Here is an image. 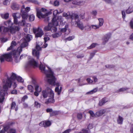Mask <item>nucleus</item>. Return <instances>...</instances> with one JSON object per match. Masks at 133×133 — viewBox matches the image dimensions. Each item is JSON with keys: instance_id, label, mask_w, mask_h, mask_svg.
I'll list each match as a JSON object with an SVG mask.
<instances>
[{"instance_id": "nucleus-25", "label": "nucleus", "mask_w": 133, "mask_h": 133, "mask_svg": "<svg viewBox=\"0 0 133 133\" xmlns=\"http://www.w3.org/2000/svg\"><path fill=\"white\" fill-rule=\"evenodd\" d=\"M52 25V22L49 23L48 25L45 26L44 28V30L45 31H46L49 30H50Z\"/></svg>"}, {"instance_id": "nucleus-9", "label": "nucleus", "mask_w": 133, "mask_h": 133, "mask_svg": "<svg viewBox=\"0 0 133 133\" xmlns=\"http://www.w3.org/2000/svg\"><path fill=\"white\" fill-rule=\"evenodd\" d=\"M21 42H22L21 46L19 47L17 50V51H15V52L18 55L20 54L22 50V48L26 47L28 45V43L24 39H23L21 40Z\"/></svg>"}, {"instance_id": "nucleus-59", "label": "nucleus", "mask_w": 133, "mask_h": 133, "mask_svg": "<svg viewBox=\"0 0 133 133\" xmlns=\"http://www.w3.org/2000/svg\"><path fill=\"white\" fill-rule=\"evenodd\" d=\"M38 92V91H36L34 92V95L36 96H38L39 95V94L38 93L39 92Z\"/></svg>"}, {"instance_id": "nucleus-5", "label": "nucleus", "mask_w": 133, "mask_h": 133, "mask_svg": "<svg viewBox=\"0 0 133 133\" xmlns=\"http://www.w3.org/2000/svg\"><path fill=\"white\" fill-rule=\"evenodd\" d=\"M42 95L44 98H46L49 95L50 97H53L54 96L53 91L49 87L46 88L45 90L42 91Z\"/></svg>"}, {"instance_id": "nucleus-31", "label": "nucleus", "mask_w": 133, "mask_h": 133, "mask_svg": "<svg viewBox=\"0 0 133 133\" xmlns=\"http://www.w3.org/2000/svg\"><path fill=\"white\" fill-rule=\"evenodd\" d=\"M1 15L3 18L7 19L9 17V14L8 13H6L5 14H1Z\"/></svg>"}, {"instance_id": "nucleus-7", "label": "nucleus", "mask_w": 133, "mask_h": 133, "mask_svg": "<svg viewBox=\"0 0 133 133\" xmlns=\"http://www.w3.org/2000/svg\"><path fill=\"white\" fill-rule=\"evenodd\" d=\"M20 28L17 26H14L13 27L10 28L4 27L3 31L4 32H9L11 34L15 33L16 32L19 31Z\"/></svg>"}, {"instance_id": "nucleus-46", "label": "nucleus", "mask_w": 133, "mask_h": 133, "mask_svg": "<svg viewBox=\"0 0 133 133\" xmlns=\"http://www.w3.org/2000/svg\"><path fill=\"white\" fill-rule=\"evenodd\" d=\"M91 27V28L95 29H98L100 27L98 25H92Z\"/></svg>"}, {"instance_id": "nucleus-24", "label": "nucleus", "mask_w": 133, "mask_h": 133, "mask_svg": "<svg viewBox=\"0 0 133 133\" xmlns=\"http://www.w3.org/2000/svg\"><path fill=\"white\" fill-rule=\"evenodd\" d=\"M51 98H49L45 102V103L48 104L49 103H54L55 102V100L54 99V96L53 97H50Z\"/></svg>"}, {"instance_id": "nucleus-29", "label": "nucleus", "mask_w": 133, "mask_h": 133, "mask_svg": "<svg viewBox=\"0 0 133 133\" xmlns=\"http://www.w3.org/2000/svg\"><path fill=\"white\" fill-rule=\"evenodd\" d=\"M123 119L122 117L119 116L117 119V122L118 124H122L123 121Z\"/></svg>"}, {"instance_id": "nucleus-51", "label": "nucleus", "mask_w": 133, "mask_h": 133, "mask_svg": "<svg viewBox=\"0 0 133 133\" xmlns=\"http://www.w3.org/2000/svg\"><path fill=\"white\" fill-rule=\"evenodd\" d=\"M16 103L14 102H12L11 103V109H14L15 108V106H16Z\"/></svg>"}, {"instance_id": "nucleus-15", "label": "nucleus", "mask_w": 133, "mask_h": 133, "mask_svg": "<svg viewBox=\"0 0 133 133\" xmlns=\"http://www.w3.org/2000/svg\"><path fill=\"white\" fill-rule=\"evenodd\" d=\"M78 18V17L77 19H75V24L77 25V26L79 28V29L81 30H83L84 29V26L82 23L79 20Z\"/></svg>"}, {"instance_id": "nucleus-45", "label": "nucleus", "mask_w": 133, "mask_h": 133, "mask_svg": "<svg viewBox=\"0 0 133 133\" xmlns=\"http://www.w3.org/2000/svg\"><path fill=\"white\" fill-rule=\"evenodd\" d=\"M68 25H65V28H63L61 30V32H65L67 29L68 28Z\"/></svg>"}, {"instance_id": "nucleus-53", "label": "nucleus", "mask_w": 133, "mask_h": 133, "mask_svg": "<svg viewBox=\"0 0 133 133\" xmlns=\"http://www.w3.org/2000/svg\"><path fill=\"white\" fill-rule=\"evenodd\" d=\"M29 1L33 3L36 4H38V2L37 0H29Z\"/></svg>"}, {"instance_id": "nucleus-20", "label": "nucleus", "mask_w": 133, "mask_h": 133, "mask_svg": "<svg viewBox=\"0 0 133 133\" xmlns=\"http://www.w3.org/2000/svg\"><path fill=\"white\" fill-rule=\"evenodd\" d=\"M111 36V34L110 33H109L105 35L103 39V43L104 44L108 41L109 39L110 38Z\"/></svg>"}, {"instance_id": "nucleus-62", "label": "nucleus", "mask_w": 133, "mask_h": 133, "mask_svg": "<svg viewBox=\"0 0 133 133\" xmlns=\"http://www.w3.org/2000/svg\"><path fill=\"white\" fill-rule=\"evenodd\" d=\"M122 15L123 18L124 19L125 18V12L123 11H122Z\"/></svg>"}, {"instance_id": "nucleus-61", "label": "nucleus", "mask_w": 133, "mask_h": 133, "mask_svg": "<svg viewBox=\"0 0 133 133\" xmlns=\"http://www.w3.org/2000/svg\"><path fill=\"white\" fill-rule=\"evenodd\" d=\"M26 56H27V55H22L19 58L20 59H22L23 58H25Z\"/></svg>"}, {"instance_id": "nucleus-23", "label": "nucleus", "mask_w": 133, "mask_h": 133, "mask_svg": "<svg viewBox=\"0 0 133 133\" xmlns=\"http://www.w3.org/2000/svg\"><path fill=\"white\" fill-rule=\"evenodd\" d=\"M16 44L17 43L15 41H12L11 43V46L7 49V51H8L14 48L16 46Z\"/></svg>"}, {"instance_id": "nucleus-49", "label": "nucleus", "mask_w": 133, "mask_h": 133, "mask_svg": "<svg viewBox=\"0 0 133 133\" xmlns=\"http://www.w3.org/2000/svg\"><path fill=\"white\" fill-rule=\"evenodd\" d=\"M28 98V96L27 95H25L21 99V101L24 102L25 100L27 99Z\"/></svg>"}, {"instance_id": "nucleus-3", "label": "nucleus", "mask_w": 133, "mask_h": 133, "mask_svg": "<svg viewBox=\"0 0 133 133\" xmlns=\"http://www.w3.org/2000/svg\"><path fill=\"white\" fill-rule=\"evenodd\" d=\"M15 51H17L14 50L8 54H5L0 56V60L1 62H3L5 60L10 62L12 61L11 56H14L15 59V62L16 63L19 62L20 61V59L19 57L20 54L18 55L16 54Z\"/></svg>"}, {"instance_id": "nucleus-36", "label": "nucleus", "mask_w": 133, "mask_h": 133, "mask_svg": "<svg viewBox=\"0 0 133 133\" xmlns=\"http://www.w3.org/2000/svg\"><path fill=\"white\" fill-rule=\"evenodd\" d=\"M11 0H5L3 2V4L4 5H8L9 4Z\"/></svg>"}, {"instance_id": "nucleus-10", "label": "nucleus", "mask_w": 133, "mask_h": 133, "mask_svg": "<svg viewBox=\"0 0 133 133\" xmlns=\"http://www.w3.org/2000/svg\"><path fill=\"white\" fill-rule=\"evenodd\" d=\"M57 17H55L53 18L52 20V25L50 31L52 32L56 31L57 30V28L55 27L58 25V21H57Z\"/></svg>"}, {"instance_id": "nucleus-33", "label": "nucleus", "mask_w": 133, "mask_h": 133, "mask_svg": "<svg viewBox=\"0 0 133 133\" xmlns=\"http://www.w3.org/2000/svg\"><path fill=\"white\" fill-rule=\"evenodd\" d=\"M99 21V25H98L100 27L102 26L103 23V19L102 18H99L98 19Z\"/></svg>"}, {"instance_id": "nucleus-41", "label": "nucleus", "mask_w": 133, "mask_h": 133, "mask_svg": "<svg viewBox=\"0 0 133 133\" xmlns=\"http://www.w3.org/2000/svg\"><path fill=\"white\" fill-rule=\"evenodd\" d=\"M35 19V16L32 14L30 15L29 17V19L30 21H32L34 20Z\"/></svg>"}, {"instance_id": "nucleus-42", "label": "nucleus", "mask_w": 133, "mask_h": 133, "mask_svg": "<svg viewBox=\"0 0 133 133\" xmlns=\"http://www.w3.org/2000/svg\"><path fill=\"white\" fill-rule=\"evenodd\" d=\"M128 89V88H122L119 89L117 91V92H119L127 90Z\"/></svg>"}, {"instance_id": "nucleus-28", "label": "nucleus", "mask_w": 133, "mask_h": 133, "mask_svg": "<svg viewBox=\"0 0 133 133\" xmlns=\"http://www.w3.org/2000/svg\"><path fill=\"white\" fill-rule=\"evenodd\" d=\"M11 8L13 10H17L19 8V5L16 3L13 4L11 6Z\"/></svg>"}, {"instance_id": "nucleus-34", "label": "nucleus", "mask_w": 133, "mask_h": 133, "mask_svg": "<svg viewBox=\"0 0 133 133\" xmlns=\"http://www.w3.org/2000/svg\"><path fill=\"white\" fill-rule=\"evenodd\" d=\"M32 36L30 35H27L26 36V41H27L28 42L29 41L31 38H32Z\"/></svg>"}, {"instance_id": "nucleus-44", "label": "nucleus", "mask_w": 133, "mask_h": 133, "mask_svg": "<svg viewBox=\"0 0 133 133\" xmlns=\"http://www.w3.org/2000/svg\"><path fill=\"white\" fill-rule=\"evenodd\" d=\"M96 45L97 44L96 43H93L90 46L88 47L87 48L88 49H90L93 48L95 47L96 46Z\"/></svg>"}, {"instance_id": "nucleus-6", "label": "nucleus", "mask_w": 133, "mask_h": 133, "mask_svg": "<svg viewBox=\"0 0 133 133\" xmlns=\"http://www.w3.org/2000/svg\"><path fill=\"white\" fill-rule=\"evenodd\" d=\"M28 58L29 60L26 63L25 65L26 68H28L31 67L37 66V63L34 59L31 58L30 56H28Z\"/></svg>"}, {"instance_id": "nucleus-13", "label": "nucleus", "mask_w": 133, "mask_h": 133, "mask_svg": "<svg viewBox=\"0 0 133 133\" xmlns=\"http://www.w3.org/2000/svg\"><path fill=\"white\" fill-rule=\"evenodd\" d=\"M33 32L35 34L36 37H41L44 34L43 31L42 29L38 28L37 29H33Z\"/></svg>"}, {"instance_id": "nucleus-11", "label": "nucleus", "mask_w": 133, "mask_h": 133, "mask_svg": "<svg viewBox=\"0 0 133 133\" xmlns=\"http://www.w3.org/2000/svg\"><path fill=\"white\" fill-rule=\"evenodd\" d=\"M63 16L66 17L68 18H71L72 21V20L74 19H77L78 17V15L77 14H71L69 12H68L67 13L64 12L63 14Z\"/></svg>"}, {"instance_id": "nucleus-2", "label": "nucleus", "mask_w": 133, "mask_h": 133, "mask_svg": "<svg viewBox=\"0 0 133 133\" xmlns=\"http://www.w3.org/2000/svg\"><path fill=\"white\" fill-rule=\"evenodd\" d=\"M17 76L14 73H12L10 77L5 76L3 80V88L4 90L0 91V103H2L5 99L4 96L7 94V90L11 87L13 81L16 79Z\"/></svg>"}, {"instance_id": "nucleus-26", "label": "nucleus", "mask_w": 133, "mask_h": 133, "mask_svg": "<svg viewBox=\"0 0 133 133\" xmlns=\"http://www.w3.org/2000/svg\"><path fill=\"white\" fill-rule=\"evenodd\" d=\"M46 112H51L50 113V115L51 116H53L55 114H56L57 113V112L56 111H53L52 109L51 108H48L46 110Z\"/></svg>"}, {"instance_id": "nucleus-40", "label": "nucleus", "mask_w": 133, "mask_h": 133, "mask_svg": "<svg viewBox=\"0 0 133 133\" xmlns=\"http://www.w3.org/2000/svg\"><path fill=\"white\" fill-rule=\"evenodd\" d=\"M41 106L40 104L37 101H35L34 103V106L37 108H39Z\"/></svg>"}, {"instance_id": "nucleus-32", "label": "nucleus", "mask_w": 133, "mask_h": 133, "mask_svg": "<svg viewBox=\"0 0 133 133\" xmlns=\"http://www.w3.org/2000/svg\"><path fill=\"white\" fill-rule=\"evenodd\" d=\"M97 88H94L90 91L87 92L86 93V94H91L96 92L97 91Z\"/></svg>"}, {"instance_id": "nucleus-1", "label": "nucleus", "mask_w": 133, "mask_h": 133, "mask_svg": "<svg viewBox=\"0 0 133 133\" xmlns=\"http://www.w3.org/2000/svg\"><path fill=\"white\" fill-rule=\"evenodd\" d=\"M39 68L42 72L46 75L48 78V82L51 85H56L57 87L55 88V91L57 93L58 95H59L61 92L62 87L61 86L59 89V87L60 86L59 83L57 82L55 83L56 79L51 69L48 66L42 63L40 64Z\"/></svg>"}, {"instance_id": "nucleus-47", "label": "nucleus", "mask_w": 133, "mask_h": 133, "mask_svg": "<svg viewBox=\"0 0 133 133\" xmlns=\"http://www.w3.org/2000/svg\"><path fill=\"white\" fill-rule=\"evenodd\" d=\"M58 11L57 10H54V12L53 13V14L54 15V17L53 18H54L55 17H57L58 18L57 19V21H58V18L56 16V15L58 14Z\"/></svg>"}, {"instance_id": "nucleus-16", "label": "nucleus", "mask_w": 133, "mask_h": 133, "mask_svg": "<svg viewBox=\"0 0 133 133\" xmlns=\"http://www.w3.org/2000/svg\"><path fill=\"white\" fill-rule=\"evenodd\" d=\"M72 4L74 5H83L85 3V1L79 0H72Z\"/></svg>"}, {"instance_id": "nucleus-48", "label": "nucleus", "mask_w": 133, "mask_h": 133, "mask_svg": "<svg viewBox=\"0 0 133 133\" xmlns=\"http://www.w3.org/2000/svg\"><path fill=\"white\" fill-rule=\"evenodd\" d=\"M82 114L81 113H78L77 114V117L79 119H81L82 117Z\"/></svg>"}, {"instance_id": "nucleus-56", "label": "nucleus", "mask_w": 133, "mask_h": 133, "mask_svg": "<svg viewBox=\"0 0 133 133\" xmlns=\"http://www.w3.org/2000/svg\"><path fill=\"white\" fill-rule=\"evenodd\" d=\"M59 4L58 1H55L54 3V5L55 6H57Z\"/></svg>"}, {"instance_id": "nucleus-58", "label": "nucleus", "mask_w": 133, "mask_h": 133, "mask_svg": "<svg viewBox=\"0 0 133 133\" xmlns=\"http://www.w3.org/2000/svg\"><path fill=\"white\" fill-rule=\"evenodd\" d=\"M97 12L96 10H94L92 11V12H91V14L92 15H93L94 16H96L97 15Z\"/></svg>"}, {"instance_id": "nucleus-12", "label": "nucleus", "mask_w": 133, "mask_h": 133, "mask_svg": "<svg viewBox=\"0 0 133 133\" xmlns=\"http://www.w3.org/2000/svg\"><path fill=\"white\" fill-rule=\"evenodd\" d=\"M36 50H33L32 54L37 59H39V51L41 50V47L39 45L36 44Z\"/></svg>"}, {"instance_id": "nucleus-43", "label": "nucleus", "mask_w": 133, "mask_h": 133, "mask_svg": "<svg viewBox=\"0 0 133 133\" xmlns=\"http://www.w3.org/2000/svg\"><path fill=\"white\" fill-rule=\"evenodd\" d=\"M74 38V36H72L65 38V40L66 41H70L73 39Z\"/></svg>"}, {"instance_id": "nucleus-4", "label": "nucleus", "mask_w": 133, "mask_h": 133, "mask_svg": "<svg viewBox=\"0 0 133 133\" xmlns=\"http://www.w3.org/2000/svg\"><path fill=\"white\" fill-rule=\"evenodd\" d=\"M20 14L19 13H15L12 14V16L14 18V23L16 25L18 24L19 26H22L27 27L28 25H30V24L26 23L24 19H22L21 21L18 22L17 19L20 18Z\"/></svg>"}, {"instance_id": "nucleus-52", "label": "nucleus", "mask_w": 133, "mask_h": 133, "mask_svg": "<svg viewBox=\"0 0 133 133\" xmlns=\"http://www.w3.org/2000/svg\"><path fill=\"white\" fill-rule=\"evenodd\" d=\"M87 81L89 84H92L93 82V81L90 78H87Z\"/></svg>"}, {"instance_id": "nucleus-39", "label": "nucleus", "mask_w": 133, "mask_h": 133, "mask_svg": "<svg viewBox=\"0 0 133 133\" xmlns=\"http://www.w3.org/2000/svg\"><path fill=\"white\" fill-rule=\"evenodd\" d=\"M133 11V9L131 8L130 7H129L128 9L126 10V12L127 13L129 14L131 13Z\"/></svg>"}, {"instance_id": "nucleus-8", "label": "nucleus", "mask_w": 133, "mask_h": 133, "mask_svg": "<svg viewBox=\"0 0 133 133\" xmlns=\"http://www.w3.org/2000/svg\"><path fill=\"white\" fill-rule=\"evenodd\" d=\"M36 9L37 11V16L38 18H40L41 17L45 18L48 16V14L46 12V10L45 9L42 8L41 10V11L45 13L44 14L41 13L38 8H36Z\"/></svg>"}, {"instance_id": "nucleus-54", "label": "nucleus", "mask_w": 133, "mask_h": 133, "mask_svg": "<svg viewBox=\"0 0 133 133\" xmlns=\"http://www.w3.org/2000/svg\"><path fill=\"white\" fill-rule=\"evenodd\" d=\"M105 66L107 68H114V66L113 65H110L109 64H107Z\"/></svg>"}, {"instance_id": "nucleus-57", "label": "nucleus", "mask_w": 133, "mask_h": 133, "mask_svg": "<svg viewBox=\"0 0 133 133\" xmlns=\"http://www.w3.org/2000/svg\"><path fill=\"white\" fill-rule=\"evenodd\" d=\"M130 25L131 29H133V22L132 20H131L130 23Z\"/></svg>"}, {"instance_id": "nucleus-17", "label": "nucleus", "mask_w": 133, "mask_h": 133, "mask_svg": "<svg viewBox=\"0 0 133 133\" xmlns=\"http://www.w3.org/2000/svg\"><path fill=\"white\" fill-rule=\"evenodd\" d=\"M7 128L6 127H4L3 129H2L0 132V133H15L16 131L15 129H10L9 132H8L7 130Z\"/></svg>"}, {"instance_id": "nucleus-55", "label": "nucleus", "mask_w": 133, "mask_h": 133, "mask_svg": "<svg viewBox=\"0 0 133 133\" xmlns=\"http://www.w3.org/2000/svg\"><path fill=\"white\" fill-rule=\"evenodd\" d=\"M91 28V26H84V28L85 29L87 30H90Z\"/></svg>"}, {"instance_id": "nucleus-38", "label": "nucleus", "mask_w": 133, "mask_h": 133, "mask_svg": "<svg viewBox=\"0 0 133 133\" xmlns=\"http://www.w3.org/2000/svg\"><path fill=\"white\" fill-rule=\"evenodd\" d=\"M16 79L19 82L22 83L24 82V79L22 78L19 76H17Z\"/></svg>"}, {"instance_id": "nucleus-63", "label": "nucleus", "mask_w": 133, "mask_h": 133, "mask_svg": "<svg viewBox=\"0 0 133 133\" xmlns=\"http://www.w3.org/2000/svg\"><path fill=\"white\" fill-rule=\"evenodd\" d=\"M71 131V130L70 129H67L65 131L62 133H69Z\"/></svg>"}, {"instance_id": "nucleus-60", "label": "nucleus", "mask_w": 133, "mask_h": 133, "mask_svg": "<svg viewBox=\"0 0 133 133\" xmlns=\"http://www.w3.org/2000/svg\"><path fill=\"white\" fill-rule=\"evenodd\" d=\"M17 91L15 89L13 90L11 92L12 94H17Z\"/></svg>"}, {"instance_id": "nucleus-27", "label": "nucleus", "mask_w": 133, "mask_h": 133, "mask_svg": "<svg viewBox=\"0 0 133 133\" xmlns=\"http://www.w3.org/2000/svg\"><path fill=\"white\" fill-rule=\"evenodd\" d=\"M62 35L61 32H58V33H54L52 35V36L53 38H57L60 36Z\"/></svg>"}, {"instance_id": "nucleus-14", "label": "nucleus", "mask_w": 133, "mask_h": 133, "mask_svg": "<svg viewBox=\"0 0 133 133\" xmlns=\"http://www.w3.org/2000/svg\"><path fill=\"white\" fill-rule=\"evenodd\" d=\"M32 83L34 84L36 91L38 92L41 91L42 89L40 83L36 82V81L33 78L32 79Z\"/></svg>"}, {"instance_id": "nucleus-50", "label": "nucleus", "mask_w": 133, "mask_h": 133, "mask_svg": "<svg viewBox=\"0 0 133 133\" xmlns=\"http://www.w3.org/2000/svg\"><path fill=\"white\" fill-rule=\"evenodd\" d=\"M88 113L90 114V116L92 117H94L95 116V114H94V113L92 111H89Z\"/></svg>"}, {"instance_id": "nucleus-30", "label": "nucleus", "mask_w": 133, "mask_h": 133, "mask_svg": "<svg viewBox=\"0 0 133 133\" xmlns=\"http://www.w3.org/2000/svg\"><path fill=\"white\" fill-rule=\"evenodd\" d=\"M28 89L31 92H33L34 90V88L33 86L31 85H28Z\"/></svg>"}, {"instance_id": "nucleus-18", "label": "nucleus", "mask_w": 133, "mask_h": 133, "mask_svg": "<svg viewBox=\"0 0 133 133\" xmlns=\"http://www.w3.org/2000/svg\"><path fill=\"white\" fill-rule=\"evenodd\" d=\"M51 124V123L49 121H43L40 123L39 125L40 126L46 127L50 126Z\"/></svg>"}, {"instance_id": "nucleus-35", "label": "nucleus", "mask_w": 133, "mask_h": 133, "mask_svg": "<svg viewBox=\"0 0 133 133\" xmlns=\"http://www.w3.org/2000/svg\"><path fill=\"white\" fill-rule=\"evenodd\" d=\"M22 17L23 19H26L28 18V15L27 13L22 14Z\"/></svg>"}, {"instance_id": "nucleus-64", "label": "nucleus", "mask_w": 133, "mask_h": 133, "mask_svg": "<svg viewBox=\"0 0 133 133\" xmlns=\"http://www.w3.org/2000/svg\"><path fill=\"white\" fill-rule=\"evenodd\" d=\"M82 131L83 133H89V132L88 130L86 129H83L82 130Z\"/></svg>"}, {"instance_id": "nucleus-19", "label": "nucleus", "mask_w": 133, "mask_h": 133, "mask_svg": "<svg viewBox=\"0 0 133 133\" xmlns=\"http://www.w3.org/2000/svg\"><path fill=\"white\" fill-rule=\"evenodd\" d=\"M108 99L107 98L104 97L99 101L98 105L100 106H102L108 102Z\"/></svg>"}, {"instance_id": "nucleus-37", "label": "nucleus", "mask_w": 133, "mask_h": 133, "mask_svg": "<svg viewBox=\"0 0 133 133\" xmlns=\"http://www.w3.org/2000/svg\"><path fill=\"white\" fill-rule=\"evenodd\" d=\"M21 12L22 14L27 13L26 12L25 8L24 5H23L22 7L21 10Z\"/></svg>"}, {"instance_id": "nucleus-22", "label": "nucleus", "mask_w": 133, "mask_h": 133, "mask_svg": "<svg viewBox=\"0 0 133 133\" xmlns=\"http://www.w3.org/2000/svg\"><path fill=\"white\" fill-rule=\"evenodd\" d=\"M105 112V110L104 109L101 110L95 113V116H99L102 115Z\"/></svg>"}, {"instance_id": "nucleus-21", "label": "nucleus", "mask_w": 133, "mask_h": 133, "mask_svg": "<svg viewBox=\"0 0 133 133\" xmlns=\"http://www.w3.org/2000/svg\"><path fill=\"white\" fill-rule=\"evenodd\" d=\"M13 24V23L10 20H9L4 22V25L6 26L9 27L10 28L13 27V26H12Z\"/></svg>"}]
</instances>
